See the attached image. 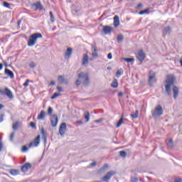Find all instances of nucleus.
<instances>
[{
  "label": "nucleus",
  "mask_w": 182,
  "mask_h": 182,
  "mask_svg": "<svg viewBox=\"0 0 182 182\" xmlns=\"http://www.w3.org/2000/svg\"><path fill=\"white\" fill-rule=\"evenodd\" d=\"M176 80V77L171 75H168L166 80H165V92L167 96H171V86L174 85V81Z\"/></svg>",
  "instance_id": "1"
},
{
  "label": "nucleus",
  "mask_w": 182,
  "mask_h": 182,
  "mask_svg": "<svg viewBox=\"0 0 182 182\" xmlns=\"http://www.w3.org/2000/svg\"><path fill=\"white\" fill-rule=\"evenodd\" d=\"M42 38V34L41 33H35L30 36L28 41V46L32 47L36 45V42H38V39Z\"/></svg>",
  "instance_id": "2"
},
{
  "label": "nucleus",
  "mask_w": 182,
  "mask_h": 182,
  "mask_svg": "<svg viewBox=\"0 0 182 182\" xmlns=\"http://www.w3.org/2000/svg\"><path fill=\"white\" fill-rule=\"evenodd\" d=\"M152 117L157 119L160 116H163V107L161 105H157L154 109L151 112Z\"/></svg>",
  "instance_id": "3"
},
{
  "label": "nucleus",
  "mask_w": 182,
  "mask_h": 182,
  "mask_svg": "<svg viewBox=\"0 0 182 182\" xmlns=\"http://www.w3.org/2000/svg\"><path fill=\"white\" fill-rule=\"evenodd\" d=\"M115 174H116V171H109L105 176H104L102 178V181L103 182H109L110 181V178H112V177H113V176H114Z\"/></svg>",
  "instance_id": "4"
},
{
  "label": "nucleus",
  "mask_w": 182,
  "mask_h": 182,
  "mask_svg": "<svg viewBox=\"0 0 182 182\" xmlns=\"http://www.w3.org/2000/svg\"><path fill=\"white\" fill-rule=\"evenodd\" d=\"M41 143V135L37 136V137L33 140V141H31L28 144V148L31 149V147H38L39 146V144Z\"/></svg>",
  "instance_id": "5"
},
{
  "label": "nucleus",
  "mask_w": 182,
  "mask_h": 182,
  "mask_svg": "<svg viewBox=\"0 0 182 182\" xmlns=\"http://www.w3.org/2000/svg\"><path fill=\"white\" fill-rule=\"evenodd\" d=\"M154 79H156V72L150 70L148 82L149 83V86H151V87H153V80H154Z\"/></svg>",
  "instance_id": "6"
},
{
  "label": "nucleus",
  "mask_w": 182,
  "mask_h": 182,
  "mask_svg": "<svg viewBox=\"0 0 182 182\" xmlns=\"http://www.w3.org/2000/svg\"><path fill=\"white\" fill-rule=\"evenodd\" d=\"M32 9H36V11H43V6L41 1H37L31 4Z\"/></svg>",
  "instance_id": "7"
},
{
  "label": "nucleus",
  "mask_w": 182,
  "mask_h": 182,
  "mask_svg": "<svg viewBox=\"0 0 182 182\" xmlns=\"http://www.w3.org/2000/svg\"><path fill=\"white\" fill-rule=\"evenodd\" d=\"M4 91L5 92L0 90V95H6L9 99H14V94H12V91H11V90H9L8 87H6Z\"/></svg>",
  "instance_id": "8"
},
{
  "label": "nucleus",
  "mask_w": 182,
  "mask_h": 182,
  "mask_svg": "<svg viewBox=\"0 0 182 182\" xmlns=\"http://www.w3.org/2000/svg\"><path fill=\"white\" fill-rule=\"evenodd\" d=\"M59 122V119L58 118V115L53 114L51 116L50 123L52 127H56L58 126V122Z\"/></svg>",
  "instance_id": "9"
},
{
  "label": "nucleus",
  "mask_w": 182,
  "mask_h": 182,
  "mask_svg": "<svg viewBox=\"0 0 182 182\" xmlns=\"http://www.w3.org/2000/svg\"><path fill=\"white\" fill-rule=\"evenodd\" d=\"M136 59L139 62H143L144 59H146V54H144V52L143 50H140L136 55Z\"/></svg>",
  "instance_id": "10"
},
{
  "label": "nucleus",
  "mask_w": 182,
  "mask_h": 182,
  "mask_svg": "<svg viewBox=\"0 0 182 182\" xmlns=\"http://www.w3.org/2000/svg\"><path fill=\"white\" fill-rule=\"evenodd\" d=\"M66 133V123L63 122L60 124L59 128V134L60 136H65Z\"/></svg>",
  "instance_id": "11"
},
{
  "label": "nucleus",
  "mask_w": 182,
  "mask_h": 182,
  "mask_svg": "<svg viewBox=\"0 0 182 182\" xmlns=\"http://www.w3.org/2000/svg\"><path fill=\"white\" fill-rule=\"evenodd\" d=\"M113 31V27L105 26L103 27L102 32L105 33V35H109L112 33V31Z\"/></svg>",
  "instance_id": "12"
},
{
  "label": "nucleus",
  "mask_w": 182,
  "mask_h": 182,
  "mask_svg": "<svg viewBox=\"0 0 182 182\" xmlns=\"http://www.w3.org/2000/svg\"><path fill=\"white\" fill-rule=\"evenodd\" d=\"M32 168V165L30 163H26L22 166L21 171H23V173H26V171H28L29 168Z\"/></svg>",
  "instance_id": "13"
},
{
  "label": "nucleus",
  "mask_w": 182,
  "mask_h": 182,
  "mask_svg": "<svg viewBox=\"0 0 182 182\" xmlns=\"http://www.w3.org/2000/svg\"><path fill=\"white\" fill-rule=\"evenodd\" d=\"M92 55L93 58H97V46H96V43L92 46Z\"/></svg>",
  "instance_id": "14"
},
{
  "label": "nucleus",
  "mask_w": 182,
  "mask_h": 182,
  "mask_svg": "<svg viewBox=\"0 0 182 182\" xmlns=\"http://www.w3.org/2000/svg\"><path fill=\"white\" fill-rule=\"evenodd\" d=\"M89 63V55L87 54H85L82 60V66H86Z\"/></svg>",
  "instance_id": "15"
},
{
  "label": "nucleus",
  "mask_w": 182,
  "mask_h": 182,
  "mask_svg": "<svg viewBox=\"0 0 182 182\" xmlns=\"http://www.w3.org/2000/svg\"><path fill=\"white\" fill-rule=\"evenodd\" d=\"M58 80L59 83H64L65 85H68L69 82H68V80L65 79V77L62 75H59L58 77Z\"/></svg>",
  "instance_id": "16"
},
{
  "label": "nucleus",
  "mask_w": 182,
  "mask_h": 182,
  "mask_svg": "<svg viewBox=\"0 0 182 182\" xmlns=\"http://www.w3.org/2000/svg\"><path fill=\"white\" fill-rule=\"evenodd\" d=\"M45 116H46V112L43 110H41L40 114L38 115L37 119L38 120H44Z\"/></svg>",
  "instance_id": "17"
},
{
  "label": "nucleus",
  "mask_w": 182,
  "mask_h": 182,
  "mask_svg": "<svg viewBox=\"0 0 182 182\" xmlns=\"http://www.w3.org/2000/svg\"><path fill=\"white\" fill-rule=\"evenodd\" d=\"M120 25V19L119 18V16H114V28H117Z\"/></svg>",
  "instance_id": "18"
},
{
  "label": "nucleus",
  "mask_w": 182,
  "mask_h": 182,
  "mask_svg": "<svg viewBox=\"0 0 182 182\" xmlns=\"http://www.w3.org/2000/svg\"><path fill=\"white\" fill-rule=\"evenodd\" d=\"M5 75L11 77V79H14V72H12L11 70L6 68L4 71Z\"/></svg>",
  "instance_id": "19"
},
{
  "label": "nucleus",
  "mask_w": 182,
  "mask_h": 182,
  "mask_svg": "<svg viewBox=\"0 0 182 182\" xmlns=\"http://www.w3.org/2000/svg\"><path fill=\"white\" fill-rule=\"evenodd\" d=\"M173 99H177V97L178 96V87L177 86L173 87Z\"/></svg>",
  "instance_id": "20"
},
{
  "label": "nucleus",
  "mask_w": 182,
  "mask_h": 182,
  "mask_svg": "<svg viewBox=\"0 0 182 182\" xmlns=\"http://www.w3.org/2000/svg\"><path fill=\"white\" fill-rule=\"evenodd\" d=\"M171 32V28H170V26L165 28L163 31V36H166V35H170Z\"/></svg>",
  "instance_id": "21"
},
{
  "label": "nucleus",
  "mask_w": 182,
  "mask_h": 182,
  "mask_svg": "<svg viewBox=\"0 0 182 182\" xmlns=\"http://www.w3.org/2000/svg\"><path fill=\"white\" fill-rule=\"evenodd\" d=\"M72 48H68L65 53V57L70 58V56H72Z\"/></svg>",
  "instance_id": "22"
},
{
  "label": "nucleus",
  "mask_w": 182,
  "mask_h": 182,
  "mask_svg": "<svg viewBox=\"0 0 182 182\" xmlns=\"http://www.w3.org/2000/svg\"><path fill=\"white\" fill-rule=\"evenodd\" d=\"M109 168V165L107 164H105L100 170V173H105L106 170Z\"/></svg>",
  "instance_id": "23"
},
{
  "label": "nucleus",
  "mask_w": 182,
  "mask_h": 182,
  "mask_svg": "<svg viewBox=\"0 0 182 182\" xmlns=\"http://www.w3.org/2000/svg\"><path fill=\"white\" fill-rule=\"evenodd\" d=\"M124 39V36H123V34H119L117 36V40L118 43H121V42H123Z\"/></svg>",
  "instance_id": "24"
},
{
  "label": "nucleus",
  "mask_w": 182,
  "mask_h": 182,
  "mask_svg": "<svg viewBox=\"0 0 182 182\" xmlns=\"http://www.w3.org/2000/svg\"><path fill=\"white\" fill-rule=\"evenodd\" d=\"M124 71L123 69L120 68L119 70H117V73H116V77L119 78L120 77V76H122V75H123Z\"/></svg>",
  "instance_id": "25"
},
{
  "label": "nucleus",
  "mask_w": 182,
  "mask_h": 182,
  "mask_svg": "<svg viewBox=\"0 0 182 182\" xmlns=\"http://www.w3.org/2000/svg\"><path fill=\"white\" fill-rule=\"evenodd\" d=\"M123 117H124V115L122 114L121 118L119 119V122H117L116 127H120L122 124H123Z\"/></svg>",
  "instance_id": "26"
},
{
  "label": "nucleus",
  "mask_w": 182,
  "mask_h": 182,
  "mask_svg": "<svg viewBox=\"0 0 182 182\" xmlns=\"http://www.w3.org/2000/svg\"><path fill=\"white\" fill-rule=\"evenodd\" d=\"M9 173L11 176H18V174H19V171L16 169H12Z\"/></svg>",
  "instance_id": "27"
},
{
  "label": "nucleus",
  "mask_w": 182,
  "mask_h": 182,
  "mask_svg": "<svg viewBox=\"0 0 182 182\" xmlns=\"http://www.w3.org/2000/svg\"><path fill=\"white\" fill-rule=\"evenodd\" d=\"M84 116L85 117V122L87 123V122L90 120V113H89V112H85Z\"/></svg>",
  "instance_id": "28"
},
{
  "label": "nucleus",
  "mask_w": 182,
  "mask_h": 182,
  "mask_svg": "<svg viewBox=\"0 0 182 182\" xmlns=\"http://www.w3.org/2000/svg\"><path fill=\"white\" fill-rule=\"evenodd\" d=\"M124 60L125 62H127V63H132L133 62H134V58H124Z\"/></svg>",
  "instance_id": "29"
},
{
  "label": "nucleus",
  "mask_w": 182,
  "mask_h": 182,
  "mask_svg": "<svg viewBox=\"0 0 182 182\" xmlns=\"http://www.w3.org/2000/svg\"><path fill=\"white\" fill-rule=\"evenodd\" d=\"M131 117L132 119H137L139 117V110H136L134 114H132Z\"/></svg>",
  "instance_id": "30"
},
{
  "label": "nucleus",
  "mask_w": 182,
  "mask_h": 182,
  "mask_svg": "<svg viewBox=\"0 0 182 182\" xmlns=\"http://www.w3.org/2000/svg\"><path fill=\"white\" fill-rule=\"evenodd\" d=\"M3 6H4L5 8H9V9H11V6H12V4L6 2V1H4L3 3Z\"/></svg>",
  "instance_id": "31"
},
{
  "label": "nucleus",
  "mask_w": 182,
  "mask_h": 182,
  "mask_svg": "<svg viewBox=\"0 0 182 182\" xmlns=\"http://www.w3.org/2000/svg\"><path fill=\"white\" fill-rule=\"evenodd\" d=\"M84 79H85L84 85H89V75H87V74H85Z\"/></svg>",
  "instance_id": "32"
},
{
  "label": "nucleus",
  "mask_w": 182,
  "mask_h": 182,
  "mask_svg": "<svg viewBox=\"0 0 182 182\" xmlns=\"http://www.w3.org/2000/svg\"><path fill=\"white\" fill-rule=\"evenodd\" d=\"M112 87H114V89H116V87H117L118 84H117V80H114L112 82V84L111 85Z\"/></svg>",
  "instance_id": "33"
},
{
  "label": "nucleus",
  "mask_w": 182,
  "mask_h": 182,
  "mask_svg": "<svg viewBox=\"0 0 182 182\" xmlns=\"http://www.w3.org/2000/svg\"><path fill=\"white\" fill-rule=\"evenodd\" d=\"M168 147L170 149H173V139H170L168 144H167Z\"/></svg>",
  "instance_id": "34"
},
{
  "label": "nucleus",
  "mask_w": 182,
  "mask_h": 182,
  "mask_svg": "<svg viewBox=\"0 0 182 182\" xmlns=\"http://www.w3.org/2000/svg\"><path fill=\"white\" fill-rule=\"evenodd\" d=\"M50 22L53 23V22H55V17L53 16V13H52V11H50Z\"/></svg>",
  "instance_id": "35"
},
{
  "label": "nucleus",
  "mask_w": 182,
  "mask_h": 182,
  "mask_svg": "<svg viewBox=\"0 0 182 182\" xmlns=\"http://www.w3.org/2000/svg\"><path fill=\"white\" fill-rule=\"evenodd\" d=\"M119 156L121 157H126V156H127V153H126V151H120Z\"/></svg>",
  "instance_id": "36"
},
{
  "label": "nucleus",
  "mask_w": 182,
  "mask_h": 182,
  "mask_svg": "<svg viewBox=\"0 0 182 182\" xmlns=\"http://www.w3.org/2000/svg\"><path fill=\"white\" fill-rule=\"evenodd\" d=\"M58 96H60V94H59L58 92H55L53 94V95L50 97V99H52V100H53L54 99H56V97H58Z\"/></svg>",
  "instance_id": "37"
},
{
  "label": "nucleus",
  "mask_w": 182,
  "mask_h": 182,
  "mask_svg": "<svg viewBox=\"0 0 182 182\" xmlns=\"http://www.w3.org/2000/svg\"><path fill=\"white\" fill-rule=\"evenodd\" d=\"M144 14H149V9L139 11V15H144Z\"/></svg>",
  "instance_id": "38"
},
{
  "label": "nucleus",
  "mask_w": 182,
  "mask_h": 182,
  "mask_svg": "<svg viewBox=\"0 0 182 182\" xmlns=\"http://www.w3.org/2000/svg\"><path fill=\"white\" fill-rule=\"evenodd\" d=\"M14 137H15V133L12 132L9 137L10 141H14Z\"/></svg>",
  "instance_id": "39"
},
{
  "label": "nucleus",
  "mask_w": 182,
  "mask_h": 182,
  "mask_svg": "<svg viewBox=\"0 0 182 182\" xmlns=\"http://www.w3.org/2000/svg\"><path fill=\"white\" fill-rule=\"evenodd\" d=\"M53 112V109H52V107H49L48 109V114L50 116L52 115V112Z\"/></svg>",
  "instance_id": "40"
},
{
  "label": "nucleus",
  "mask_w": 182,
  "mask_h": 182,
  "mask_svg": "<svg viewBox=\"0 0 182 182\" xmlns=\"http://www.w3.org/2000/svg\"><path fill=\"white\" fill-rule=\"evenodd\" d=\"M18 126H19V124H18V122L15 123L13 124V129L14 130H16L18 129Z\"/></svg>",
  "instance_id": "41"
},
{
  "label": "nucleus",
  "mask_w": 182,
  "mask_h": 182,
  "mask_svg": "<svg viewBox=\"0 0 182 182\" xmlns=\"http://www.w3.org/2000/svg\"><path fill=\"white\" fill-rule=\"evenodd\" d=\"M36 66V65L33 62H31L30 64H29V67L31 68H33Z\"/></svg>",
  "instance_id": "42"
},
{
  "label": "nucleus",
  "mask_w": 182,
  "mask_h": 182,
  "mask_svg": "<svg viewBox=\"0 0 182 182\" xmlns=\"http://www.w3.org/2000/svg\"><path fill=\"white\" fill-rule=\"evenodd\" d=\"M29 80H27L24 83H23V86L25 87H27V86H29Z\"/></svg>",
  "instance_id": "43"
},
{
  "label": "nucleus",
  "mask_w": 182,
  "mask_h": 182,
  "mask_svg": "<svg viewBox=\"0 0 182 182\" xmlns=\"http://www.w3.org/2000/svg\"><path fill=\"white\" fill-rule=\"evenodd\" d=\"M85 76H86V74H83V73H81L78 75V77L80 79H82V77H84L85 78Z\"/></svg>",
  "instance_id": "44"
},
{
  "label": "nucleus",
  "mask_w": 182,
  "mask_h": 182,
  "mask_svg": "<svg viewBox=\"0 0 182 182\" xmlns=\"http://www.w3.org/2000/svg\"><path fill=\"white\" fill-rule=\"evenodd\" d=\"M137 181H139V178L136 177H133L131 178V182H137Z\"/></svg>",
  "instance_id": "45"
},
{
  "label": "nucleus",
  "mask_w": 182,
  "mask_h": 182,
  "mask_svg": "<svg viewBox=\"0 0 182 182\" xmlns=\"http://www.w3.org/2000/svg\"><path fill=\"white\" fill-rule=\"evenodd\" d=\"M3 149H4V144L2 143V141L0 139V151H2Z\"/></svg>",
  "instance_id": "46"
},
{
  "label": "nucleus",
  "mask_w": 182,
  "mask_h": 182,
  "mask_svg": "<svg viewBox=\"0 0 182 182\" xmlns=\"http://www.w3.org/2000/svg\"><path fill=\"white\" fill-rule=\"evenodd\" d=\"M41 134L43 135V137H44L46 140V135L45 134V130L43 129L41 130Z\"/></svg>",
  "instance_id": "47"
},
{
  "label": "nucleus",
  "mask_w": 182,
  "mask_h": 182,
  "mask_svg": "<svg viewBox=\"0 0 182 182\" xmlns=\"http://www.w3.org/2000/svg\"><path fill=\"white\" fill-rule=\"evenodd\" d=\"M31 127H32L33 129H36V124H35L34 122H31Z\"/></svg>",
  "instance_id": "48"
},
{
  "label": "nucleus",
  "mask_w": 182,
  "mask_h": 182,
  "mask_svg": "<svg viewBox=\"0 0 182 182\" xmlns=\"http://www.w3.org/2000/svg\"><path fill=\"white\" fill-rule=\"evenodd\" d=\"M95 122V123H102V122H103V118H100V119H97Z\"/></svg>",
  "instance_id": "49"
},
{
  "label": "nucleus",
  "mask_w": 182,
  "mask_h": 182,
  "mask_svg": "<svg viewBox=\"0 0 182 182\" xmlns=\"http://www.w3.org/2000/svg\"><path fill=\"white\" fill-rule=\"evenodd\" d=\"M141 8H143V4H139L136 6V9H140Z\"/></svg>",
  "instance_id": "50"
},
{
  "label": "nucleus",
  "mask_w": 182,
  "mask_h": 182,
  "mask_svg": "<svg viewBox=\"0 0 182 182\" xmlns=\"http://www.w3.org/2000/svg\"><path fill=\"white\" fill-rule=\"evenodd\" d=\"M57 90L58 92H63V88H62L61 87H57Z\"/></svg>",
  "instance_id": "51"
},
{
  "label": "nucleus",
  "mask_w": 182,
  "mask_h": 182,
  "mask_svg": "<svg viewBox=\"0 0 182 182\" xmlns=\"http://www.w3.org/2000/svg\"><path fill=\"white\" fill-rule=\"evenodd\" d=\"M113 56L112 55V53H109L108 55H107V58L108 59H112Z\"/></svg>",
  "instance_id": "52"
},
{
  "label": "nucleus",
  "mask_w": 182,
  "mask_h": 182,
  "mask_svg": "<svg viewBox=\"0 0 182 182\" xmlns=\"http://www.w3.org/2000/svg\"><path fill=\"white\" fill-rule=\"evenodd\" d=\"M21 22H22L21 20H18V22H17V26H18V28H20Z\"/></svg>",
  "instance_id": "53"
},
{
  "label": "nucleus",
  "mask_w": 182,
  "mask_h": 182,
  "mask_svg": "<svg viewBox=\"0 0 182 182\" xmlns=\"http://www.w3.org/2000/svg\"><path fill=\"white\" fill-rule=\"evenodd\" d=\"M2 122H4V114L0 116V123H2Z\"/></svg>",
  "instance_id": "54"
},
{
  "label": "nucleus",
  "mask_w": 182,
  "mask_h": 182,
  "mask_svg": "<svg viewBox=\"0 0 182 182\" xmlns=\"http://www.w3.org/2000/svg\"><path fill=\"white\" fill-rule=\"evenodd\" d=\"M97 164V163L96 162H93L92 164H90V167H95V166Z\"/></svg>",
  "instance_id": "55"
},
{
  "label": "nucleus",
  "mask_w": 182,
  "mask_h": 182,
  "mask_svg": "<svg viewBox=\"0 0 182 182\" xmlns=\"http://www.w3.org/2000/svg\"><path fill=\"white\" fill-rule=\"evenodd\" d=\"M75 85H76V86H79V85H80V80H77L75 81Z\"/></svg>",
  "instance_id": "56"
},
{
  "label": "nucleus",
  "mask_w": 182,
  "mask_h": 182,
  "mask_svg": "<svg viewBox=\"0 0 182 182\" xmlns=\"http://www.w3.org/2000/svg\"><path fill=\"white\" fill-rule=\"evenodd\" d=\"M174 182H182V178H177L174 180Z\"/></svg>",
  "instance_id": "57"
},
{
  "label": "nucleus",
  "mask_w": 182,
  "mask_h": 182,
  "mask_svg": "<svg viewBox=\"0 0 182 182\" xmlns=\"http://www.w3.org/2000/svg\"><path fill=\"white\" fill-rule=\"evenodd\" d=\"M27 150H28V147H26V146H23V151H27Z\"/></svg>",
  "instance_id": "58"
},
{
  "label": "nucleus",
  "mask_w": 182,
  "mask_h": 182,
  "mask_svg": "<svg viewBox=\"0 0 182 182\" xmlns=\"http://www.w3.org/2000/svg\"><path fill=\"white\" fill-rule=\"evenodd\" d=\"M50 85H51L52 86H55V85H56V82H55L54 81H51V82H50Z\"/></svg>",
  "instance_id": "59"
},
{
  "label": "nucleus",
  "mask_w": 182,
  "mask_h": 182,
  "mask_svg": "<svg viewBox=\"0 0 182 182\" xmlns=\"http://www.w3.org/2000/svg\"><path fill=\"white\" fill-rule=\"evenodd\" d=\"M4 69V65L2 63L0 64V70H2Z\"/></svg>",
  "instance_id": "60"
},
{
  "label": "nucleus",
  "mask_w": 182,
  "mask_h": 182,
  "mask_svg": "<svg viewBox=\"0 0 182 182\" xmlns=\"http://www.w3.org/2000/svg\"><path fill=\"white\" fill-rule=\"evenodd\" d=\"M118 96H119V97H121V96H123V92H119Z\"/></svg>",
  "instance_id": "61"
},
{
  "label": "nucleus",
  "mask_w": 182,
  "mask_h": 182,
  "mask_svg": "<svg viewBox=\"0 0 182 182\" xmlns=\"http://www.w3.org/2000/svg\"><path fill=\"white\" fill-rule=\"evenodd\" d=\"M4 106L2 104H0V110H1V109H4Z\"/></svg>",
  "instance_id": "62"
},
{
  "label": "nucleus",
  "mask_w": 182,
  "mask_h": 182,
  "mask_svg": "<svg viewBox=\"0 0 182 182\" xmlns=\"http://www.w3.org/2000/svg\"><path fill=\"white\" fill-rule=\"evenodd\" d=\"M4 65L6 66V68H8V64L6 63H4Z\"/></svg>",
  "instance_id": "63"
},
{
  "label": "nucleus",
  "mask_w": 182,
  "mask_h": 182,
  "mask_svg": "<svg viewBox=\"0 0 182 182\" xmlns=\"http://www.w3.org/2000/svg\"><path fill=\"white\" fill-rule=\"evenodd\" d=\"M107 70H112V68L108 67V68H107Z\"/></svg>",
  "instance_id": "64"
}]
</instances>
